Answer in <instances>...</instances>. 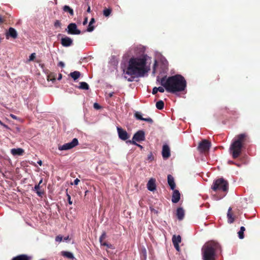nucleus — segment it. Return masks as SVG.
<instances>
[{
	"instance_id": "19",
	"label": "nucleus",
	"mask_w": 260,
	"mask_h": 260,
	"mask_svg": "<svg viewBox=\"0 0 260 260\" xmlns=\"http://www.w3.org/2000/svg\"><path fill=\"white\" fill-rule=\"evenodd\" d=\"M168 182L170 186L171 189L172 190H174L176 185L174 182V178L171 175H168Z\"/></svg>"
},
{
	"instance_id": "10",
	"label": "nucleus",
	"mask_w": 260,
	"mask_h": 260,
	"mask_svg": "<svg viewBox=\"0 0 260 260\" xmlns=\"http://www.w3.org/2000/svg\"><path fill=\"white\" fill-rule=\"evenodd\" d=\"M145 139V133L142 130H140L136 133L132 141H135V142H141L144 141Z\"/></svg>"
},
{
	"instance_id": "16",
	"label": "nucleus",
	"mask_w": 260,
	"mask_h": 260,
	"mask_svg": "<svg viewBox=\"0 0 260 260\" xmlns=\"http://www.w3.org/2000/svg\"><path fill=\"white\" fill-rule=\"evenodd\" d=\"M10 36L13 39H16L17 38L18 34L16 30L13 27H10L8 31L6 34L7 38Z\"/></svg>"
},
{
	"instance_id": "46",
	"label": "nucleus",
	"mask_w": 260,
	"mask_h": 260,
	"mask_svg": "<svg viewBox=\"0 0 260 260\" xmlns=\"http://www.w3.org/2000/svg\"><path fill=\"white\" fill-rule=\"evenodd\" d=\"M58 66H59L61 68H63L64 67V63L62 61H60L58 63Z\"/></svg>"
},
{
	"instance_id": "29",
	"label": "nucleus",
	"mask_w": 260,
	"mask_h": 260,
	"mask_svg": "<svg viewBox=\"0 0 260 260\" xmlns=\"http://www.w3.org/2000/svg\"><path fill=\"white\" fill-rule=\"evenodd\" d=\"M62 255L66 257H68L69 258H70V259H73L74 258V256H73V254L70 252H68V251H62Z\"/></svg>"
},
{
	"instance_id": "17",
	"label": "nucleus",
	"mask_w": 260,
	"mask_h": 260,
	"mask_svg": "<svg viewBox=\"0 0 260 260\" xmlns=\"http://www.w3.org/2000/svg\"><path fill=\"white\" fill-rule=\"evenodd\" d=\"M180 199V194L178 190H174L172 197V202L174 203H177Z\"/></svg>"
},
{
	"instance_id": "45",
	"label": "nucleus",
	"mask_w": 260,
	"mask_h": 260,
	"mask_svg": "<svg viewBox=\"0 0 260 260\" xmlns=\"http://www.w3.org/2000/svg\"><path fill=\"white\" fill-rule=\"evenodd\" d=\"M80 182V180L78 179V178H76L75 180H74V184L75 185H78L79 182ZM72 185L73 184V183H71Z\"/></svg>"
},
{
	"instance_id": "54",
	"label": "nucleus",
	"mask_w": 260,
	"mask_h": 260,
	"mask_svg": "<svg viewBox=\"0 0 260 260\" xmlns=\"http://www.w3.org/2000/svg\"><path fill=\"white\" fill-rule=\"evenodd\" d=\"M87 11L88 12H90V7H89V6H88V9H87Z\"/></svg>"
},
{
	"instance_id": "3",
	"label": "nucleus",
	"mask_w": 260,
	"mask_h": 260,
	"mask_svg": "<svg viewBox=\"0 0 260 260\" xmlns=\"http://www.w3.org/2000/svg\"><path fill=\"white\" fill-rule=\"evenodd\" d=\"M222 251L221 245L214 241L206 242L201 249L202 260H216Z\"/></svg>"
},
{
	"instance_id": "33",
	"label": "nucleus",
	"mask_w": 260,
	"mask_h": 260,
	"mask_svg": "<svg viewBox=\"0 0 260 260\" xmlns=\"http://www.w3.org/2000/svg\"><path fill=\"white\" fill-rule=\"evenodd\" d=\"M129 143L132 144H134V145H135L137 146H138L139 147H140L141 149H142L143 148V146L140 144H138V143H136V142H135V141H131V140H129L128 141Z\"/></svg>"
},
{
	"instance_id": "39",
	"label": "nucleus",
	"mask_w": 260,
	"mask_h": 260,
	"mask_svg": "<svg viewBox=\"0 0 260 260\" xmlns=\"http://www.w3.org/2000/svg\"><path fill=\"white\" fill-rule=\"evenodd\" d=\"M157 89L158 90V91H159L160 92H164L165 91V88L164 87H157Z\"/></svg>"
},
{
	"instance_id": "35",
	"label": "nucleus",
	"mask_w": 260,
	"mask_h": 260,
	"mask_svg": "<svg viewBox=\"0 0 260 260\" xmlns=\"http://www.w3.org/2000/svg\"><path fill=\"white\" fill-rule=\"evenodd\" d=\"M143 121H145L148 122H149L150 123H152L153 122V120L151 118H150V117L144 118Z\"/></svg>"
},
{
	"instance_id": "11",
	"label": "nucleus",
	"mask_w": 260,
	"mask_h": 260,
	"mask_svg": "<svg viewBox=\"0 0 260 260\" xmlns=\"http://www.w3.org/2000/svg\"><path fill=\"white\" fill-rule=\"evenodd\" d=\"M32 190L35 191L37 195L40 197H42L45 193L43 188V185H40V184L36 185Z\"/></svg>"
},
{
	"instance_id": "14",
	"label": "nucleus",
	"mask_w": 260,
	"mask_h": 260,
	"mask_svg": "<svg viewBox=\"0 0 260 260\" xmlns=\"http://www.w3.org/2000/svg\"><path fill=\"white\" fill-rule=\"evenodd\" d=\"M107 235L105 232H103L102 233V235L100 236L99 241L101 244V245H103L106 246L108 248H111L112 247L111 244H108L106 242H104L103 241L106 238Z\"/></svg>"
},
{
	"instance_id": "21",
	"label": "nucleus",
	"mask_w": 260,
	"mask_h": 260,
	"mask_svg": "<svg viewBox=\"0 0 260 260\" xmlns=\"http://www.w3.org/2000/svg\"><path fill=\"white\" fill-rule=\"evenodd\" d=\"M227 217L228 218V222L232 223L234 222L235 220V218L233 216V214L232 213V208L230 207L228 210V212L227 213Z\"/></svg>"
},
{
	"instance_id": "28",
	"label": "nucleus",
	"mask_w": 260,
	"mask_h": 260,
	"mask_svg": "<svg viewBox=\"0 0 260 260\" xmlns=\"http://www.w3.org/2000/svg\"><path fill=\"white\" fill-rule=\"evenodd\" d=\"M245 231V228L244 226H241L240 228V230L238 232V236L239 238L241 239H242L244 238V232Z\"/></svg>"
},
{
	"instance_id": "15",
	"label": "nucleus",
	"mask_w": 260,
	"mask_h": 260,
	"mask_svg": "<svg viewBox=\"0 0 260 260\" xmlns=\"http://www.w3.org/2000/svg\"><path fill=\"white\" fill-rule=\"evenodd\" d=\"M11 153L13 156H22L24 153V150L21 148H13L11 150Z\"/></svg>"
},
{
	"instance_id": "5",
	"label": "nucleus",
	"mask_w": 260,
	"mask_h": 260,
	"mask_svg": "<svg viewBox=\"0 0 260 260\" xmlns=\"http://www.w3.org/2000/svg\"><path fill=\"white\" fill-rule=\"evenodd\" d=\"M211 188L215 191L226 192L229 189V183L222 178H219L214 181Z\"/></svg>"
},
{
	"instance_id": "38",
	"label": "nucleus",
	"mask_w": 260,
	"mask_h": 260,
	"mask_svg": "<svg viewBox=\"0 0 260 260\" xmlns=\"http://www.w3.org/2000/svg\"><path fill=\"white\" fill-rule=\"evenodd\" d=\"M67 196L68 201L69 204L70 205H72V202L71 201V196L68 193L67 194Z\"/></svg>"
},
{
	"instance_id": "53",
	"label": "nucleus",
	"mask_w": 260,
	"mask_h": 260,
	"mask_svg": "<svg viewBox=\"0 0 260 260\" xmlns=\"http://www.w3.org/2000/svg\"><path fill=\"white\" fill-rule=\"evenodd\" d=\"M42 182H43V179H41L40 180V181H39V182L38 184H40V185H42L41 184L42 183Z\"/></svg>"
},
{
	"instance_id": "49",
	"label": "nucleus",
	"mask_w": 260,
	"mask_h": 260,
	"mask_svg": "<svg viewBox=\"0 0 260 260\" xmlns=\"http://www.w3.org/2000/svg\"><path fill=\"white\" fill-rule=\"evenodd\" d=\"M4 22V19L0 16V24L3 23Z\"/></svg>"
},
{
	"instance_id": "58",
	"label": "nucleus",
	"mask_w": 260,
	"mask_h": 260,
	"mask_svg": "<svg viewBox=\"0 0 260 260\" xmlns=\"http://www.w3.org/2000/svg\"><path fill=\"white\" fill-rule=\"evenodd\" d=\"M236 165L237 166H238V167H239V166H240V165H238V164H236Z\"/></svg>"
},
{
	"instance_id": "34",
	"label": "nucleus",
	"mask_w": 260,
	"mask_h": 260,
	"mask_svg": "<svg viewBox=\"0 0 260 260\" xmlns=\"http://www.w3.org/2000/svg\"><path fill=\"white\" fill-rule=\"evenodd\" d=\"M55 241L58 242H60L62 241V236L61 235H58L55 238Z\"/></svg>"
},
{
	"instance_id": "25",
	"label": "nucleus",
	"mask_w": 260,
	"mask_h": 260,
	"mask_svg": "<svg viewBox=\"0 0 260 260\" xmlns=\"http://www.w3.org/2000/svg\"><path fill=\"white\" fill-rule=\"evenodd\" d=\"M70 75L74 80H76L80 77L81 74L79 71H74L71 73Z\"/></svg>"
},
{
	"instance_id": "41",
	"label": "nucleus",
	"mask_w": 260,
	"mask_h": 260,
	"mask_svg": "<svg viewBox=\"0 0 260 260\" xmlns=\"http://www.w3.org/2000/svg\"><path fill=\"white\" fill-rule=\"evenodd\" d=\"M10 116L12 118H13V119H16V120H18V119H19H19H20V118H19L17 117L16 115H14V114H11L10 115Z\"/></svg>"
},
{
	"instance_id": "23",
	"label": "nucleus",
	"mask_w": 260,
	"mask_h": 260,
	"mask_svg": "<svg viewBox=\"0 0 260 260\" xmlns=\"http://www.w3.org/2000/svg\"><path fill=\"white\" fill-rule=\"evenodd\" d=\"M181 242V238L180 235H174L172 237V242L173 244H178Z\"/></svg>"
},
{
	"instance_id": "13",
	"label": "nucleus",
	"mask_w": 260,
	"mask_h": 260,
	"mask_svg": "<svg viewBox=\"0 0 260 260\" xmlns=\"http://www.w3.org/2000/svg\"><path fill=\"white\" fill-rule=\"evenodd\" d=\"M61 44L63 47H69L73 44V40L70 38L66 37L61 39Z\"/></svg>"
},
{
	"instance_id": "27",
	"label": "nucleus",
	"mask_w": 260,
	"mask_h": 260,
	"mask_svg": "<svg viewBox=\"0 0 260 260\" xmlns=\"http://www.w3.org/2000/svg\"><path fill=\"white\" fill-rule=\"evenodd\" d=\"M63 10L64 11V12H69L70 15L71 16H73L74 15V11H73V10L72 9H71L69 6H64L63 7Z\"/></svg>"
},
{
	"instance_id": "20",
	"label": "nucleus",
	"mask_w": 260,
	"mask_h": 260,
	"mask_svg": "<svg viewBox=\"0 0 260 260\" xmlns=\"http://www.w3.org/2000/svg\"><path fill=\"white\" fill-rule=\"evenodd\" d=\"M177 218L179 220H181L183 219L184 217V211L182 208H178L177 209V213H176Z\"/></svg>"
},
{
	"instance_id": "18",
	"label": "nucleus",
	"mask_w": 260,
	"mask_h": 260,
	"mask_svg": "<svg viewBox=\"0 0 260 260\" xmlns=\"http://www.w3.org/2000/svg\"><path fill=\"white\" fill-rule=\"evenodd\" d=\"M147 188L150 191H153L156 189L155 180L150 179L147 183Z\"/></svg>"
},
{
	"instance_id": "55",
	"label": "nucleus",
	"mask_w": 260,
	"mask_h": 260,
	"mask_svg": "<svg viewBox=\"0 0 260 260\" xmlns=\"http://www.w3.org/2000/svg\"><path fill=\"white\" fill-rule=\"evenodd\" d=\"M156 64V61L155 60V63L154 64V67H153V70L154 71L155 70V67Z\"/></svg>"
},
{
	"instance_id": "26",
	"label": "nucleus",
	"mask_w": 260,
	"mask_h": 260,
	"mask_svg": "<svg viewBox=\"0 0 260 260\" xmlns=\"http://www.w3.org/2000/svg\"><path fill=\"white\" fill-rule=\"evenodd\" d=\"M80 86H79V89L88 90L89 89V85L88 84L85 82H81L80 83Z\"/></svg>"
},
{
	"instance_id": "32",
	"label": "nucleus",
	"mask_w": 260,
	"mask_h": 260,
	"mask_svg": "<svg viewBox=\"0 0 260 260\" xmlns=\"http://www.w3.org/2000/svg\"><path fill=\"white\" fill-rule=\"evenodd\" d=\"M134 116L137 119L141 120H143L144 118L142 116L141 113L139 112H136L135 113Z\"/></svg>"
},
{
	"instance_id": "12",
	"label": "nucleus",
	"mask_w": 260,
	"mask_h": 260,
	"mask_svg": "<svg viewBox=\"0 0 260 260\" xmlns=\"http://www.w3.org/2000/svg\"><path fill=\"white\" fill-rule=\"evenodd\" d=\"M170 149L168 145H164L162 150V156L164 158H168L170 156Z\"/></svg>"
},
{
	"instance_id": "40",
	"label": "nucleus",
	"mask_w": 260,
	"mask_h": 260,
	"mask_svg": "<svg viewBox=\"0 0 260 260\" xmlns=\"http://www.w3.org/2000/svg\"><path fill=\"white\" fill-rule=\"evenodd\" d=\"M153 158H154V157H153V156L152 153H150L148 155V159L150 160V161H152L153 159Z\"/></svg>"
},
{
	"instance_id": "9",
	"label": "nucleus",
	"mask_w": 260,
	"mask_h": 260,
	"mask_svg": "<svg viewBox=\"0 0 260 260\" xmlns=\"http://www.w3.org/2000/svg\"><path fill=\"white\" fill-rule=\"evenodd\" d=\"M117 133L118 137L120 139L125 141L129 138V135L128 134L127 132L122 128L121 127H117Z\"/></svg>"
},
{
	"instance_id": "24",
	"label": "nucleus",
	"mask_w": 260,
	"mask_h": 260,
	"mask_svg": "<svg viewBox=\"0 0 260 260\" xmlns=\"http://www.w3.org/2000/svg\"><path fill=\"white\" fill-rule=\"evenodd\" d=\"M95 22V20L93 18H92L89 22L87 31L88 32H91L94 30V27L92 25V24Z\"/></svg>"
},
{
	"instance_id": "48",
	"label": "nucleus",
	"mask_w": 260,
	"mask_h": 260,
	"mask_svg": "<svg viewBox=\"0 0 260 260\" xmlns=\"http://www.w3.org/2000/svg\"><path fill=\"white\" fill-rule=\"evenodd\" d=\"M135 77L134 76H131V77L127 79L128 81L132 82L134 80V78Z\"/></svg>"
},
{
	"instance_id": "31",
	"label": "nucleus",
	"mask_w": 260,
	"mask_h": 260,
	"mask_svg": "<svg viewBox=\"0 0 260 260\" xmlns=\"http://www.w3.org/2000/svg\"><path fill=\"white\" fill-rule=\"evenodd\" d=\"M112 12V9L110 8H105L103 11V14L105 17H108Z\"/></svg>"
},
{
	"instance_id": "59",
	"label": "nucleus",
	"mask_w": 260,
	"mask_h": 260,
	"mask_svg": "<svg viewBox=\"0 0 260 260\" xmlns=\"http://www.w3.org/2000/svg\"><path fill=\"white\" fill-rule=\"evenodd\" d=\"M41 260H46V259H41Z\"/></svg>"
},
{
	"instance_id": "51",
	"label": "nucleus",
	"mask_w": 260,
	"mask_h": 260,
	"mask_svg": "<svg viewBox=\"0 0 260 260\" xmlns=\"http://www.w3.org/2000/svg\"><path fill=\"white\" fill-rule=\"evenodd\" d=\"M114 93V92H111V93H109V94H108V96H109V98H112V97L113 96V95Z\"/></svg>"
},
{
	"instance_id": "37",
	"label": "nucleus",
	"mask_w": 260,
	"mask_h": 260,
	"mask_svg": "<svg viewBox=\"0 0 260 260\" xmlns=\"http://www.w3.org/2000/svg\"><path fill=\"white\" fill-rule=\"evenodd\" d=\"M36 57V53H33L29 56V60H33Z\"/></svg>"
},
{
	"instance_id": "57",
	"label": "nucleus",
	"mask_w": 260,
	"mask_h": 260,
	"mask_svg": "<svg viewBox=\"0 0 260 260\" xmlns=\"http://www.w3.org/2000/svg\"><path fill=\"white\" fill-rule=\"evenodd\" d=\"M61 78V74H60V76H59V78H58V79H60Z\"/></svg>"
},
{
	"instance_id": "8",
	"label": "nucleus",
	"mask_w": 260,
	"mask_h": 260,
	"mask_svg": "<svg viewBox=\"0 0 260 260\" xmlns=\"http://www.w3.org/2000/svg\"><path fill=\"white\" fill-rule=\"evenodd\" d=\"M67 32L71 35H80L81 32L77 28V25L74 23H71L68 26Z\"/></svg>"
},
{
	"instance_id": "2",
	"label": "nucleus",
	"mask_w": 260,
	"mask_h": 260,
	"mask_svg": "<svg viewBox=\"0 0 260 260\" xmlns=\"http://www.w3.org/2000/svg\"><path fill=\"white\" fill-rule=\"evenodd\" d=\"M157 81H159L158 77ZM159 82L167 92L173 93L184 91L187 86L185 78L179 74L168 77L165 76L160 79Z\"/></svg>"
},
{
	"instance_id": "22",
	"label": "nucleus",
	"mask_w": 260,
	"mask_h": 260,
	"mask_svg": "<svg viewBox=\"0 0 260 260\" xmlns=\"http://www.w3.org/2000/svg\"><path fill=\"white\" fill-rule=\"evenodd\" d=\"M30 257L25 254H21L13 257L12 260H30Z\"/></svg>"
},
{
	"instance_id": "1",
	"label": "nucleus",
	"mask_w": 260,
	"mask_h": 260,
	"mask_svg": "<svg viewBox=\"0 0 260 260\" xmlns=\"http://www.w3.org/2000/svg\"><path fill=\"white\" fill-rule=\"evenodd\" d=\"M149 57L143 54L138 57H132L128 61L126 74L136 77L144 76L150 70L149 66L147 65V61Z\"/></svg>"
},
{
	"instance_id": "52",
	"label": "nucleus",
	"mask_w": 260,
	"mask_h": 260,
	"mask_svg": "<svg viewBox=\"0 0 260 260\" xmlns=\"http://www.w3.org/2000/svg\"><path fill=\"white\" fill-rule=\"evenodd\" d=\"M69 239H69V236L66 237H64V238H63V240H64V241H67V240H69Z\"/></svg>"
},
{
	"instance_id": "47",
	"label": "nucleus",
	"mask_w": 260,
	"mask_h": 260,
	"mask_svg": "<svg viewBox=\"0 0 260 260\" xmlns=\"http://www.w3.org/2000/svg\"><path fill=\"white\" fill-rule=\"evenodd\" d=\"M87 21H88V18H87V17H85V18H84V20L83 22V24L84 25H86V24L87 23Z\"/></svg>"
},
{
	"instance_id": "7",
	"label": "nucleus",
	"mask_w": 260,
	"mask_h": 260,
	"mask_svg": "<svg viewBox=\"0 0 260 260\" xmlns=\"http://www.w3.org/2000/svg\"><path fill=\"white\" fill-rule=\"evenodd\" d=\"M79 144L78 140L77 138H74L72 142L66 143L62 145H58V149L59 150H68L71 149Z\"/></svg>"
},
{
	"instance_id": "44",
	"label": "nucleus",
	"mask_w": 260,
	"mask_h": 260,
	"mask_svg": "<svg viewBox=\"0 0 260 260\" xmlns=\"http://www.w3.org/2000/svg\"><path fill=\"white\" fill-rule=\"evenodd\" d=\"M93 107L96 109H99L101 108V106L98 103H94Z\"/></svg>"
},
{
	"instance_id": "42",
	"label": "nucleus",
	"mask_w": 260,
	"mask_h": 260,
	"mask_svg": "<svg viewBox=\"0 0 260 260\" xmlns=\"http://www.w3.org/2000/svg\"><path fill=\"white\" fill-rule=\"evenodd\" d=\"M174 247L175 248V249H176L177 251H180V247H179V244H173Z\"/></svg>"
},
{
	"instance_id": "6",
	"label": "nucleus",
	"mask_w": 260,
	"mask_h": 260,
	"mask_svg": "<svg viewBox=\"0 0 260 260\" xmlns=\"http://www.w3.org/2000/svg\"><path fill=\"white\" fill-rule=\"evenodd\" d=\"M211 146V143L206 139L201 141L198 146V150L201 153L208 152Z\"/></svg>"
},
{
	"instance_id": "50",
	"label": "nucleus",
	"mask_w": 260,
	"mask_h": 260,
	"mask_svg": "<svg viewBox=\"0 0 260 260\" xmlns=\"http://www.w3.org/2000/svg\"><path fill=\"white\" fill-rule=\"evenodd\" d=\"M0 124L1 125L4 126V127H7V126L5 124H4L1 120H0Z\"/></svg>"
},
{
	"instance_id": "36",
	"label": "nucleus",
	"mask_w": 260,
	"mask_h": 260,
	"mask_svg": "<svg viewBox=\"0 0 260 260\" xmlns=\"http://www.w3.org/2000/svg\"><path fill=\"white\" fill-rule=\"evenodd\" d=\"M54 26L55 27H60L61 26V23L60 21L59 20H56L54 22Z\"/></svg>"
},
{
	"instance_id": "4",
	"label": "nucleus",
	"mask_w": 260,
	"mask_h": 260,
	"mask_svg": "<svg viewBox=\"0 0 260 260\" xmlns=\"http://www.w3.org/2000/svg\"><path fill=\"white\" fill-rule=\"evenodd\" d=\"M247 135L245 134H241L237 135L236 139L230 146V152L234 158H238L242 152V148L245 142Z\"/></svg>"
},
{
	"instance_id": "30",
	"label": "nucleus",
	"mask_w": 260,
	"mask_h": 260,
	"mask_svg": "<svg viewBox=\"0 0 260 260\" xmlns=\"http://www.w3.org/2000/svg\"><path fill=\"white\" fill-rule=\"evenodd\" d=\"M156 107L158 110H161L164 107V103L162 101L160 100L156 102Z\"/></svg>"
},
{
	"instance_id": "56",
	"label": "nucleus",
	"mask_w": 260,
	"mask_h": 260,
	"mask_svg": "<svg viewBox=\"0 0 260 260\" xmlns=\"http://www.w3.org/2000/svg\"><path fill=\"white\" fill-rule=\"evenodd\" d=\"M38 163L40 166H41V165H42V161H41V160L39 161L38 162Z\"/></svg>"
},
{
	"instance_id": "43",
	"label": "nucleus",
	"mask_w": 260,
	"mask_h": 260,
	"mask_svg": "<svg viewBox=\"0 0 260 260\" xmlns=\"http://www.w3.org/2000/svg\"><path fill=\"white\" fill-rule=\"evenodd\" d=\"M157 87H154L153 89H152V94H155L157 92H158V90L157 89Z\"/></svg>"
}]
</instances>
